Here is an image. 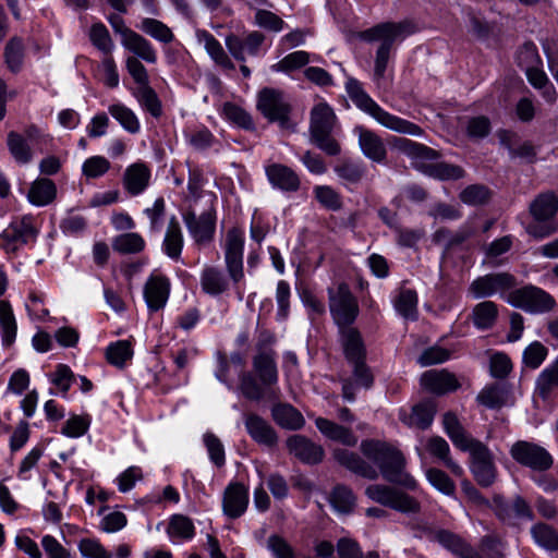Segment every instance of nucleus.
<instances>
[{"label": "nucleus", "mask_w": 558, "mask_h": 558, "mask_svg": "<svg viewBox=\"0 0 558 558\" xmlns=\"http://www.w3.org/2000/svg\"><path fill=\"white\" fill-rule=\"evenodd\" d=\"M415 32V26L410 21L385 22L359 33V38L366 43L379 41L374 60L373 80L377 85L386 78L388 63L393 43Z\"/></svg>", "instance_id": "nucleus-1"}, {"label": "nucleus", "mask_w": 558, "mask_h": 558, "mask_svg": "<svg viewBox=\"0 0 558 558\" xmlns=\"http://www.w3.org/2000/svg\"><path fill=\"white\" fill-rule=\"evenodd\" d=\"M361 451L379 468L385 480L415 489L417 482L404 471L405 459L401 451L391 445L378 440H363Z\"/></svg>", "instance_id": "nucleus-2"}, {"label": "nucleus", "mask_w": 558, "mask_h": 558, "mask_svg": "<svg viewBox=\"0 0 558 558\" xmlns=\"http://www.w3.org/2000/svg\"><path fill=\"white\" fill-rule=\"evenodd\" d=\"M345 90L352 102L363 112L371 116L381 126L401 134L422 136L424 131L417 124L395 116L381 108L355 78H348Z\"/></svg>", "instance_id": "nucleus-3"}, {"label": "nucleus", "mask_w": 558, "mask_h": 558, "mask_svg": "<svg viewBox=\"0 0 558 558\" xmlns=\"http://www.w3.org/2000/svg\"><path fill=\"white\" fill-rule=\"evenodd\" d=\"M336 122L337 117L327 102L320 101L312 108L310 121L312 142L330 156L340 153V145L330 136Z\"/></svg>", "instance_id": "nucleus-4"}, {"label": "nucleus", "mask_w": 558, "mask_h": 558, "mask_svg": "<svg viewBox=\"0 0 558 558\" xmlns=\"http://www.w3.org/2000/svg\"><path fill=\"white\" fill-rule=\"evenodd\" d=\"M39 233L36 218L26 215L13 219L0 233V248L7 254H15L24 245L34 243Z\"/></svg>", "instance_id": "nucleus-5"}, {"label": "nucleus", "mask_w": 558, "mask_h": 558, "mask_svg": "<svg viewBox=\"0 0 558 558\" xmlns=\"http://www.w3.org/2000/svg\"><path fill=\"white\" fill-rule=\"evenodd\" d=\"M244 232L238 228L229 229L221 242L226 270L233 286L244 279Z\"/></svg>", "instance_id": "nucleus-6"}, {"label": "nucleus", "mask_w": 558, "mask_h": 558, "mask_svg": "<svg viewBox=\"0 0 558 558\" xmlns=\"http://www.w3.org/2000/svg\"><path fill=\"white\" fill-rule=\"evenodd\" d=\"M329 298V311L340 330L351 328L359 315V305L355 296L345 283L330 287L327 290Z\"/></svg>", "instance_id": "nucleus-7"}, {"label": "nucleus", "mask_w": 558, "mask_h": 558, "mask_svg": "<svg viewBox=\"0 0 558 558\" xmlns=\"http://www.w3.org/2000/svg\"><path fill=\"white\" fill-rule=\"evenodd\" d=\"M506 301L532 314L549 312L556 305L555 299L548 292L532 284L509 292Z\"/></svg>", "instance_id": "nucleus-8"}, {"label": "nucleus", "mask_w": 558, "mask_h": 558, "mask_svg": "<svg viewBox=\"0 0 558 558\" xmlns=\"http://www.w3.org/2000/svg\"><path fill=\"white\" fill-rule=\"evenodd\" d=\"M256 107L270 122H278L283 129L292 125L291 106L282 92L270 87L263 88L257 95Z\"/></svg>", "instance_id": "nucleus-9"}, {"label": "nucleus", "mask_w": 558, "mask_h": 558, "mask_svg": "<svg viewBox=\"0 0 558 558\" xmlns=\"http://www.w3.org/2000/svg\"><path fill=\"white\" fill-rule=\"evenodd\" d=\"M509 453L517 463L534 471H547L554 463L551 454L544 447L526 440L515 441Z\"/></svg>", "instance_id": "nucleus-10"}, {"label": "nucleus", "mask_w": 558, "mask_h": 558, "mask_svg": "<svg viewBox=\"0 0 558 558\" xmlns=\"http://www.w3.org/2000/svg\"><path fill=\"white\" fill-rule=\"evenodd\" d=\"M462 451L470 454V469L477 483L485 487L490 486L496 478V466L488 447L476 439Z\"/></svg>", "instance_id": "nucleus-11"}, {"label": "nucleus", "mask_w": 558, "mask_h": 558, "mask_svg": "<svg viewBox=\"0 0 558 558\" xmlns=\"http://www.w3.org/2000/svg\"><path fill=\"white\" fill-rule=\"evenodd\" d=\"M189 234L197 244H205L213 240L216 230V210L213 201L199 216L195 210L189 209L182 215Z\"/></svg>", "instance_id": "nucleus-12"}, {"label": "nucleus", "mask_w": 558, "mask_h": 558, "mask_svg": "<svg viewBox=\"0 0 558 558\" xmlns=\"http://www.w3.org/2000/svg\"><path fill=\"white\" fill-rule=\"evenodd\" d=\"M365 494L372 500L400 512H418L420 504L411 496L385 485H369Z\"/></svg>", "instance_id": "nucleus-13"}, {"label": "nucleus", "mask_w": 558, "mask_h": 558, "mask_svg": "<svg viewBox=\"0 0 558 558\" xmlns=\"http://www.w3.org/2000/svg\"><path fill=\"white\" fill-rule=\"evenodd\" d=\"M515 286V278L508 272L488 274L476 278L469 291L474 299L492 296L496 293L504 294Z\"/></svg>", "instance_id": "nucleus-14"}, {"label": "nucleus", "mask_w": 558, "mask_h": 558, "mask_svg": "<svg viewBox=\"0 0 558 558\" xmlns=\"http://www.w3.org/2000/svg\"><path fill=\"white\" fill-rule=\"evenodd\" d=\"M265 35L258 31H252L243 36L229 35L226 38V47L238 61H245L247 57H257L262 52Z\"/></svg>", "instance_id": "nucleus-15"}, {"label": "nucleus", "mask_w": 558, "mask_h": 558, "mask_svg": "<svg viewBox=\"0 0 558 558\" xmlns=\"http://www.w3.org/2000/svg\"><path fill=\"white\" fill-rule=\"evenodd\" d=\"M352 368V376L343 378L342 384V397L347 402H354L356 397V390L363 388L368 390L374 384V375L371 367L366 364V360L350 363Z\"/></svg>", "instance_id": "nucleus-16"}, {"label": "nucleus", "mask_w": 558, "mask_h": 558, "mask_svg": "<svg viewBox=\"0 0 558 558\" xmlns=\"http://www.w3.org/2000/svg\"><path fill=\"white\" fill-rule=\"evenodd\" d=\"M265 174L269 184L283 193H295L301 187L299 174L283 163L271 162L266 165Z\"/></svg>", "instance_id": "nucleus-17"}, {"label": "nucleus", "mask_w": 558, "mask_h": 558, "mask_svg": "<svg viewBox=\"0 0 558 558\" xmlns=\"http://www.w3.org/2000/svg\"><path fill=\"white\" fill-rule=\"evenodd\" d=\"M354 133L357 135L359 147L363 155L376 163H385L387 148L383 138L374 131L363 125H356Z\"/></svg>", "instance_id": "nucleus-18"}, {"label": "nucleus", "mask_w": 558, "mask_h": 558, "mask_svg": "<svg viewBox=\"0 0 558 558\" xmlns=\"http://www.w3.org/2000/svg\"><path fill=\"white\" fill-rule=\"evenodd\" d=\"M420 383L425 390L437 396L453 392L461 386L456 375L447 369L426 371Z\"/></svg>", "instance_id": "nucleus-19"}, {"label": "nucleus", "mask_w": 558, "mask_h": 558, "mask_svg": "<svg viewBox=\"0 0 558 558\" xmlns=\"http://www.w3.org/2000/svg\"><path fill=\"white\" fill-rule=\"evenodd\" d=\"M232 281L217 266H205L199 275L202 291L209 296H220L230 290Z\"/></svg>", "instance_id": "nucleus-20"}, {"label": "nucleus", "mask_w": 558, "mask_h": 558, "mask_svg": "<svg viewBox=\"0 0 558 558\" xmlns=\"http://www.w3.org/2000/svg\"><path fill=\"white\" fill-rule=\"evenodd\" d=\"M244 425L251 438L260 446L272 448L278 442L274 427L262 416L251 413L245 416Z\"/></svg>", "instance_id": "nucleus-21"}, {"label": "nucleus", "mask_w": 558, "mask_h": 558, "mask_svg": "<svg viewBox=\"0 0 558 558\" xmlns=\"http://www.w3.org/2000/svg\"><path fill=\"white\" fill-rule=\"evenodd\" d=\"M287 447L291 454L304 463L315 464L323 460L324 449L302 435H293L288 438Z\"/></svg>", "instance_id": "nucleus-22"}, {"label": "nucleus", "mask_w": 558, "mask_h": 558, "mask_svg": "<svg viewBox=\"0 0 558 558\" xmlns=\"http://www.w3.org/2000/svg\"><path fill=\"white\" fill-rule=\"evenodd\" d=\"M248 505V489L240 484H230L223 494L222 508L226 515L231 519L241 517Z\"/></svg>", "instance_id": "nucleus-23"}, {"label": "nucleus", "mask_w": 558, "mask_h": 558, "mask_svg": "<svg viewBox=\"0 0 558 558\" xmlns=\"http://www.w3.org/2000/svg\"><path fill=\"white\" fill-rule=\"evenodd\" d=\"M169 279L161 275H151L144 288V298L150 311L162 308L169 298Z\"/></svg>", "instance_id": "nucleus-24"}, {"label": "nucleus", "mask_w": 558, "mask_h": 558, "mask_svg": "<svg viewBox=\"0 0 558 558\" xmlns=\"http://www.w3.org/2000/svg\"><path fill=\"white\" fill-rule=\"evenodd\" d=\"M340 343L349 364L366 360V347L361 332L356 328H342L340 330Z\"/></svg>", "instance_id": "nucleus-25"}, {"label": "nucleus", "mask_w": 558, "mask_h": 558, "mask_svg": "<svg viewBox=\"0 0 558 558\" xmlns=\"http://www.w3.org/2000/svg\"><path fill=\"white\" fill-rule=\"evenodd\" d=\"M332 456L340 465L362 477L368 480H376L378 477L377 470L355 452L337 448L333 450Z\"/></svg>", "instance_id": "nucleus-26"}, {"label": "nucleus", "mask_w": 558, "mask_h": 558, "mask_svg": "<svg viewBox=\"0 0 558 558\" xmlns=\"http://www.w3.org/2000/svg\"><path fill=\"white\" fill-rule=\"evenodd\" d=\"M122 46L137 59L151 64L157 62V51L151 43L132 29L123 31Z\"/></svg>", "instance_id": "nucleus-27"}, {"label": "nucleus", "mask_w": 558, "mask_h": 558, "mask_svg": "<svg viewBox=\"0 0 558 558\" xmlns=\"http://www.w3.org/2000/svg\"><path fill=\"white\" fill-rule=\"evenodd\" d=\"M275 351H262L253 357V369L265 387L272 388L278 383Z\"/></svg>", "instance_id": "nucleus-28"}, {"label": "nucleus", "mask_w": 558, "mask_h": 558, "mask_svg": "<svg viewBox=\"0 0 558 558\" xmlns=\"http://www.w3.org/2000/svg\"><path fill=\"white\" fill-rule=\"evenodd\" d=\"M435 414L436 405L432 401H425L414 405L409 413L400 411L399 418L409 427L426 429L432 425Z\"/></svg>", "instance_id": "nucleus-29"}, {"label": "nucleus", "mask_w": 558, "mask_h": 558, "mask_svg": "<svg viewBox=\"0 0 558 558\" xmlns=\"http://www.w3.org/2000/svg\"><path fill=\"white\" fill-rule=\"evenodd\" d=\"M426 451L441 461L446 468L456 476H462L463 469L451 458L450 446L441 436L428 437L425 441Z\"/></svg>", "instance_id": "nucleus-30"}, {"label": "nucleus", "mask_w": 558, "mask_h": 558, "mask_svg": "<svg viewBox=\"0 0 558 558\" xmlns=\"http://www.w3.org/2000/svg\"><path fill=\"white\" fill-rule=\"evenodd\" d=\"M495 511L502 521L512 519H533L529 504L522 497H515L512 504H507L500 496L494 498Z\"/></svg>", "instance_id": "nucleus-31"}, {"label": "nucleus", "mask_w": 558, "mask_h": 558, "mask_svg": "<svg viewBox=\"0 0 558 558\" xmlns=\"http://www.w3.org/2000/svg\"><path fill=\"white\" fill-rule=\"evenodd\" d=\"M197 43L203 45L209 57L223 69L233 70L234 64L225 52L221 44L206 29H197L195 33Z\"/></svg>", "instance_id": "nucleus-32"}, {"label": "nucleus", "mask_w": 558, "mask_h": 558, "mask_svg": "<svg viewBox=\"0 0 558 558\" xmlns=\"http://www.w3.org/2000/svg\"><path fill=\"white\" fill-rule=\"evenodd\" d=\"M442 427L456 448L463 450L471 442L476 440L462 426L460 420L453 412H446L442 415Z\"/></svg>", "instance_id": "nucleus-33"}, {"label": "nucleus", "mask_w": 558, "mask_h": 558, "mask_svg": "<svg viewBox=\"0 0 558 558\" xmlns=\"http://www.w3.org/2000/svg\"><path fill=\"white\" fill-rule=\"evenodd\" d=\"M315 423L318 430L331 440L338 441L349 447H353L357 444V437L350 428L341 426L324 417L316 418Z\"/></svg>", "instance_id": "nucleus-34"}, {"label": "nucleus", "mask_w": 558, "mask_h": 558, "mask_svg": "<svg viewBox=\"0 0 558 558\" xmlns=\"http://www.w3.org/2000/svg\"><path fill=\"white\" fill-rule=\"evenodd\" d=\"M184 238L179 221L175 217L169 220L162 241L163 253L173 260H179L183 250Z\"/></svg>", "instance_id": "nucleus-35"}, {"label": "nucleus", "mask_w": 558, "mask_h": 558, "mask_svg": "<svg viewBox=\"0 0 558 558\" xmlns=\"http://www.w3.org/2000/svg\"><path fill=\"white\" fill-rule=\"evenodd\" d=\"M437 542L459 558H482L481 555L468 545L460 536L449 532L439 531L435 535Z\"/></svg>", "instance_id": "nucleus-36"}, {"label": "nucleus", "mask_w": 558, "mask_h": 558, "mask_svg": "<svg viewBox=\"0 0 558 558\" xmlns=\"http://www.w3.org/2000/svg\"><path fill=\"white\" fill-rule=\"evenodd\" d=\"M558 210V197L553 192L539 194L530 204V214L537 221H546L555 217Z\"/></svg>", "instance_id": "nucleus-37"}, {"label": "nucleus", "mask_w": 558, "mask_h": 558, "mask_svg": "<svg viewBox=\"0 0 558 558\" xmlns=\"http://www.w3.org/2000/svg\"><path fill=\"white\" fill-rule=\"evenodd\" d=\"M150 171L144 163H133L124 173V185L129 193L137 195L148 185Z\"/></svg>", "instance_id": "nucleus-38"}, {"label": "nucleus", "mask_w": 558, "mask_h": 558, "mask_svg": "<svg viewBox=\"0 0 558 558\" xmlns=\"http://www.w3.org/2000/svg\"><path fill=\"white\" fill-rule=\"evenodd\" d=\"M271 415L274 421L286 429H300L305 423L303 415L295 408L287 403L274 405Z\"/></svg>", "instance_id": "nucleus-39"}, {"label": "nucleus", "mask_w": 558, "mask_h": 558, "mask_svg": "<svg viewBox=\"0 0 558 558\" xmlns=\"http://www.w3.org/2000/svg\"><path fill=\"white\" fill-rule=\"evenodd\" d=\"M167 534L173 544L192 539L195 535V526L192 520L183 514H173L167 526Z\"/></svg>", "instance_id": "nucleus-40"}, {"label": "nucleus", "mask_w": 558, "mask_h": 558, "mask_svg": "<svg viewBox=\"0 0 558 558\" xmlns=\"http://www.w3.org/2000/svg\"><path fill=\"white\" fill-rule=\"evenodd\" d=\"M133 354V345L130 340L111 342L106 348L105 353L107 362L117 368L125 367L126 363L132 360Z\"/></svg>", "instance_id": "nucleus-41"}, {"label": "nucleus", "mask_w": 558, "mask_h": 558, "mask_svg": "<svg viewBox=\"0 0 558 558\" xmlns=\"http://www.w3.org/2000/svg\"><path fill=\"white\" fill-rule=\"evenodd\" d=\"M57 194L54 183L49 179L35 180L28 191V201L36 206H45L51 203Z\"/></svg>", "instance_id": "nucleus-42"}, {"label": "nucleus", "mask_w": 558, "mask_h": 558, "mask_svg": "<svg viewBox=\"0 0 558 558\" xmlns=\"http://www.w3.org/2000/svg\"><path fill=\"white\" fill-rule=\"evenodd\" d=\"M0 331L2 343L10 347L16 338L17 325L11 304L8 301H0Z\"/></svg>", "instance_id": "nucleus-43"}, {"label": "nucleus", "mask_w": 558, "mask_h": 558, "mask_svg": "<svg viewBox=\"0 0 558 558\" xmlns=\"http://www.w3.org/2000/svg\"><path fill=\"white\" fill-rule=\"evenodd\" d=\"M8 149L13 159L21 165L33 160V151L25 137L20 133L11 131L7 136Z\"/></svg>", "instance_id": "nucleus-44"}, {"label": "nucleus", "mask_w": 558, "mask_h": 558, "mask_svg": "<svg viewBox=\"0 0 558 558\" xmlns=\"http://www.w3.org/2000/svg\"><path fill=\"white\" fill-rule=\"evenodd\" d=\"M137 27L159 43L170 44L174 40V34L171 28L159 20L145 17Z\"/></svg>", "instance_id": "nucleus-45"}, {"label": "nucleus", "mask_w": 558, "mask_h": 558, "mask_svg": "<svg viewBox=\"0 0 558 558\" xmlns=\"http://www.w3.org/2000/svg\"><path fill=\"white\" fill-rule=\"evenodd\" d=\"M267 389L271 388L265 387L251 372H243L239 377V390L248 400L259 401L265 397Z\"/></svg>", "instance_id": "nucleus-46"}, {"label": "nucleus", "mask_w": 558, "mask_h": 558, "mask_svg": "<svg viewBox=\"0 0 558 558\" xmlns=\"http://www.w3.org/2000/svg\"><path fill=\"white\" fill-rule=\"evenodd\" d=\"M108 111L129 133L136 134L140 132V121L133 110L129 107L123 104H112L108 107Z\"/></svg>", "instance_id": "nucleus-47"}, {"label": "nucleus", "mask_w": 558, "mask_h": 558, "mask_svg": "<svg viewBox=\"0 0 558 558\" xmlns=\"http://www.w3.org/2000/svg\"><path fill=\"white\" fill-rule=\"evenodd\" d=\"M146 242L144 238L136 232H126L116 236L112 241V247L121 254H137L144 251Z\"/></svg>", "instance_id": "nucleus-48"}, {"label": "nucleus", "mask_w": 558, "mask_h": 558, "mask_svg": "<svg viewBox=\"0 0 558 558\" xmlns=\"http://www.w3.org/2000/svg\"><path fill=\"white\" fill-rule=\"evenodd\" d=\"M476 400L488 409H498L507 402V390L498 384L489 385L481 390Z\"/></svg>", "instance_id": "nucleus-49"}, {"label": "nucleus", "mask_w": 558, "mask_h": 558, "mask_svg": "<svg viewBox=\"0 0 558 558\" xmlns=\"http://www.w3.org/2000/svg\"><path fill=\"white\" fill-rule=\"evenodd\" d=\"M427 175L439 180H457L464 177V170L454 165L446 162H435L421 167Z\"/></svg>", "instance_id": "nucleus-50"}, {"label": "nucleus", "mask_w": 558, "mask_h": 558, "mask_svg": "<svg viewBox=\"0 0 558 558\" xmlns=\"http://www.w3.org/2000/svg\"><path fill=\"white\" fill-rule=\"evenodd\" d=\"M555 387H558V357L541 372L536 380V389L543 399H547Z\"/></svg>", "instance_id": "nucleus-51"}, {"label": "nucleus", "mask_w": 558, "mask_h": 558, "mask_svg": "<svg viewBox=\"0 0 558 558\" xmlns=\"http://www.w3.org/2000/svg\"><path fill=\"white\" fill-rule=\"evenodd\" d=\"M498 315L497 306L492 301H484L475 305L473 310L474 325L480 329L490 328Z\"/></svg>", "instance_id": "nucleus-52"}, {"label": "nucleus", "mask_w": 558, "mask_h": 558, "mask_svg": "<svg viewBox=\"0 0 558 558\" xmlns=\"http://www.w3.org/2000/svg\"><path fill=\"white\" fill-rule=\"evenodd\" d=\"M395 308L404 318L415 319L417 313L416 292L411 289L400 290L397 299L395 300Z\"/></svg>", "instance_id": "nucleus-53"}, {"label": "nucleus", "mask_w": 558, "mask_h": 558, "mask_svg": "<svg viewBox=\"0 0 558 558\" xmlns=\"http://www.w3.org/2000/svg\"><path fill=\"white\" fill-rule=\"evenodd\" d=\"M329 500L333 509L339 513H350L355 507V497L352 490L342 485L333 488Z\"/></svg>", "instance_id": "nucleus-54"}, {"label": "nucleus", "mask_w": 558, "mask_h": 558, "mask_svg": "<svg viewBox=\"0 0 558 558\" xmlns=\"http://www.w3.org/2000/svg\"><path fill=\"white\" fill-rule=\"evenodd\" d=\"M317 202L328 210L337 211L342 207L340 194L329 185H316L313 190Z\"/></svg>", "instance_id": "nucleus-55"}, {"label": "nucleus", "mask_w": 558, "mask_h": 558, "mask_svg": "<svg viewBox=\"0 0 558 558\" xmlns=\"http://www.w3.org/2000/svg\"><path fill=\"white\" fill-rule=\"evenodd\" d=\"M333 170L341 180L350 184L360 182L365 173L363 165L352 160L341 161Z\"/></svg>", "instance_id": "nucleus-56"}, {"label": "nucleus", "mask_w": 558, "mask_h": 558, "mask_svg": "<svg viewBox=\"0 0 558 558\" xmlns=\"http://www.w3.org/2000/svg\"><path fill=\"white\" fill-rule=\"evenodd\" d=\"M492 193L485 185L472 184L461 191L459 197L462 203L470 206H480L490 199Z\"/></svg>", "instance_id": "nucleus-57"}, {"label": "nucleus", "mask_w": 558, "mask_h": 558, "mask_svg": "<svg viewBox=\"0 0 558 558\" xmlns=\"http://www.w3.org/2000/svg\"><path fill=\"white\" fill-rule=\"evenodd\" d=\"M135 97L141 106L144 107L153 117L158 118L161 114L160 100L149 84L137 87Z\"/></svg>", "instance_id": "nucleus-58"}, {"label": "nucleus", "mask_w": 558, "mask_h": 558, "mask_svg": "<svg viewBox=\"0 0 558 558\" xmlns=\"http://www.w3.org/2000/svg\"><path fill=\"white\" fill-rule=\"evenodd\" d=\"M534 541L542 547L554 550L558 548V534L547 524H535L531 530Z\"/></svg>", "instance_id": "nucleus-59"}, {"label": "nucleus", "mask_w": 558, "mask_h": 558, "mask_svg": "<svg viewBox=\"0 0 558 558\" xmlns=\"http://www.w3.org/2000/svg\"><path fill=\"white\" fill-rule=\"evenodd\" d=\"M90 41L104 54H111L114 44L110 37L107 27L102 23H95L89 31Z\"/></svg>", "instance_id": "nucleus-60"}, {"label": "nucleus", "mask_w": 558, "mask_h": 558, "mask_svg": "<svg viewBox=\"0 0 558 558\" xmlns=\"http://www.w3.org/2000/svg\"><path fill=\"white\" fill-rule=\"evenodd\" d=\"M222 113L226 119L240 128L245 130H251L254 128V123L250 113L232 102H226L223 105Z\"/></svg>", "instance_id": "nucleus-61"}, {"label": "nucleus", "mask_w": 558, "mask_h": 558, "mask_svg": "<svg viewBox=\"0 0 558 558\" xmlns=\"http://www.w3.org/2000/svg\"><path fill=\"white\" fill-rule=\"evenodd\" d=\"M111 163L104 156H92L82 165V173L87 179H97L110 170Z\"/></svg>", "instance_id": "nucleus-62"}, {"label": "nucleus", "mask_w": 558, "mask_h": 558, "mask_svg": "<svg viewBox=\"0 0 558 558\" xmlns=\"http://www.w3.org/2000/svg\"><path fill=\"white\" fill-rule=\"evenodd\" d=\"M426 478L428 483L445 495H453L456 490V485L451 481V478L441 470L436 468H430L426 470Z\"/></svg>", "instance_id": "nucleus-63"}, {"label": "nucleus", "mask_w": 558, "mask_h": 558, "mask_svg": "<svg viewBox=\"0 0 558 558\" xmlns=\"http://www.w3.org/2000/svg\"><path fill=\"white\" fill-rule=\"evenodd\" d=\"M24 57V47L22 40L12 38L5 46L4 58L8 68L12 72H19Z\"/></svg>", "instance_id": "nucleus-64"}]
</instances>
